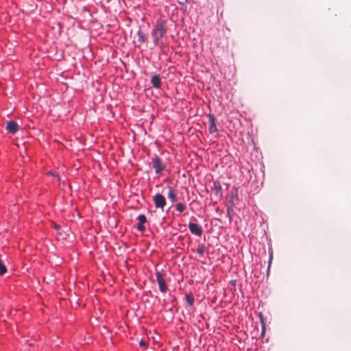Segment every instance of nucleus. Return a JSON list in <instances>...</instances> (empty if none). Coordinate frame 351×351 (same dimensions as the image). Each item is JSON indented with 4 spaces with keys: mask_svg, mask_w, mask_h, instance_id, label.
<instances>
[{
    "mask_svg": "<svg viewBox=\"0 0 351 351\" xmlns=\"http://www.w3.org/2000/svg\"><path fill=\"white\" fill-rule=\"evenodd\" d=\"M166 32L167 29L164 23L162 21L158 22L152 32L154 42L156 45L158 44V40L166 34Z\"/></svg>",
    "mask_w": 351,
    "mask_h": 351,
    "instance_id": "f257e3e1",
    "label": "nucleus"
},
{
    "mask_svg": "<svg viewBox=\"0 0 351 351\" xmlns=\"http://www.w3.org/2000/svg\"><path fill=\"white\" fill-rule=\"evenodd\" d=\"M152 166L155 169L156 173H160L166 167L165 164L162 162L161 159L158 156H155L152 158Z\"/></svg>",
    "mask_w": 351,
    "mask_h": 351,
    "instance_id": "f03ea898",
    "label": "nucleus"
},
{
    "mask_svg": "<svg viewBox=\"0 0 351 351\" xmlns=\"http://www.w3.org/2000/svg\"><path fill=\"white\" fill-rule=\"evenodd\" d=\"M153 200L155 204V207L156 208H160L162 210H163V208L166 205V199L165 197L160 193H157L154 196Z\"/></svg>",
    "mask_w": 351,
    "mask_h": 351,
    "instance_id": "7ed1b4c3",
    "label": "nucleus"
},
{
    "mask_svg": "<svg viewBox=\"0 0 351 351\" xmlns=\"http://www.w3.org/2000/svg\"><path fill=\"white\" fill-rule=\"evenodd\" d=\"M156 277L158 283L160 291L162 293L166 292L167 287L162 274L160 271H157L156 273Z\"/></svg>",
    "mask_w": 351,
    "mask_h": 351,
    "instance_id": "20e7f679",
    "label": "nucleus"
},
{
    "mask_svg": "<svg viewBox=\"0 0 351 351\" xmlns=\"http://www.w3.org/2000/svg\"><path fill=\"white\" fill-rule=\"evenodd\" d=\"M189 229L192 234L198 237L202 236L203 232L202 228L195 223L190 222L189 224Z\"/></svg>",
    "mask_w": 351,
    "mask_h": 351,
    "instance_id": "39448f33",
    "label": "nucleus"
},
{
    "mask_svg": "<svg viewBox=\"0 0 351 351\" xmlns=\"http://www.w3.org/2000/svg\"><path fill=\"white\" fill-rule=\"evenodd\" d=\"M208 117V131L210 134L217 132V128L215 124V117L214 114H209Z\"/></svg>",
    "mask_w": 351,
    "mask_h": 351,
    "instance_id": "423d86ee",
    "label": "nucleus"
},
{
    "mask_svg": "<svg viewBox=\"0 0 351 351\" xmlns=\"http://www.w3.org/2000/svg\"><path fill=\"white\" fill-rule=\"evenodd\" d=\"M5 129L8 132L15 134L18 131L19 125L15 121H9L7 122Z\"/></svg>",
    "mask_w": 351,
    "mask_h": 351,
    "instance_id": "0eeeda50",
    "label": "nucleus"
},
{
    "mask_svg": "<svg viewBox=\"0 0 351 351\" xmlns=\"http://www.w3.org/2000/svg\"><path fill=\"white\" fill-rule=\"evenodd\" d=\"M138 223L137 225V229L139 231H144L145 230V227L144 223L147 221V218L144 215H140L138 217Z\"/></svg>",
    "mask_w": 351,
    "mask_h": 351,
    "instance_id": "6e6552de",
    "label": "nucleus"
},
{
    "mask_svg": "<svg viewBox=\"0 0 351 351\" xmlns=\"http://www.w3.org/2000/svg\"><path fill=\"white\" fill-rule=\"evenodd\" d=\"M152 86L156 88H159L161 86V79L159 75H154L151 79Z\"/></svg>",
    "mask_w": 351,
    "mask_h": 351,
    "instance_id": "1a4fd4ad",
    "label": "nucleus"
},
{
    "mask_svg": "<svg viewBox=\"0 0 351 351\" xmlns=\"http://www.w3.org/2000/svg\"><path fill=\"white\" fill-rule=\"evenodd\" d=\"M167 196H168V197H169V199H171V200L173 202H174L177 201V199H178V198H177V195H176V191H175V190H174L173 188H171V187H170V186H169V187H168V193H167Z\"/></svg>",
    "mask_w": 351,
    "mask_h": 351,
    "instance_id": "9d476101",
    "label": "nucleus"
},
{
    "mask_svg": "<svg viewBox=\"0 0 351 351\" xmlns=\"http://www.w3.org/2000/svg\"><path fill=\"white\" fill-rule=\"evenodd\" d=\"M137 36H138V40L140 43H143L145 42L146 36L141 30L138 31Z\"/></svg>",
    "mask_w": 351,
    "mask_h": 351,
    "instance_id": "9b49d317",
    "label": "nucleus"
},
{
    "mask_svg": "<svg viewBox=\"0 0 351 351\" xmlns=\"http://www.w3.org/2000/svg\"><path fill=\"white\" fill-rule=\"evenodd\" d=\"M234 199H231V197L230 198V200H229V206L228 207V209H227V214L229 216V218L231 220V217H230V212L232 210V208L234 206Z\"/></svg>",
    "mask_w": 351,
    "mask_h": 351,
    "instance_id": "f8f14e48",
    "label": "nucleus"
},
{
    "mask_svg": "<svg viewBox=\"0 0 351 351\" xmlns=\"http://www.w3.org/2000/svg\"><path fill=\"white\" fill-rule=\"evenodd\" d=\"M186 302H187V304L189 306H192L193 304V302H194V297L192 294H186Z\"/></svg>",
    "mask_w": 351,
    "mask_h": 351,
    "instance_id": "ddd939ff",
    "label": "nucleus"
},
{
    "mask_svg": "<svg viewBox=\"0 0 351 351\" xmlns=\"http://www.w3.org/2000/svg\"><path fill=\"white\" fill-rule=\"evenodd\" d=\"M7 272V268L0 259V276L4 275Z\"/></svg>",
    "mask_w": 351,
    "mask_h": 351,
    "instance_id": "4468645a",
    "label": "nucleus"
},
{
    "mask_svg": "<svg viewBox=\"0 0 351 351\" xmlns=\"http://www.w3.org/2000/svg\"><path fill=\"white\" fill-rule=\"evenodd\" d=\"M176 207L177 210L180 213L183 212L186 209V206L182 203H178Z\"/></svg>",
    "mask_w": 351,
    "mask_h": 351,
    "instance_id": "2eb2a0df",
    "label": "nucleus"
},
{
    "mask_svg": "<svg viewBox=\"0 0 351 351\" xmlns=\"http://www.w3.org/2000/svg\"><path fill=\"white\" fill-rule=\"evenodd\" d=\"M204 250H205V247L204 245H199L197 248V252L199 254L202 255L204 253Z\"/></svg>",
    "mask_w": 351,
    "mask_h": 351,
    "instance_id": "dca6fc26",
    "label": "nucleus"
},
{
    "mask_svg": "<svg viewBox=\"0 0 351 351\" xmlns=\"http://www.w3.org/2000/svg\"><path fill=\"white\" fill-rule=\"evenodd\" d=\"M139 345H140V346L143 347L145 350H147V348H148V346H149V343H148V341L142 339L139 342Z\"/></svg>",
    "mask_w": 351,
    "mask_h": 351,
    "instance_id": "f3484780",
    "label": "nucleus"
},
{
    "mask_svg": "<svg viewBox=\"0 0 351 351\" xmlns=\"http://www.w3.org/2000/svg\"><path fill=\"white\" fill-rule=\"evenodd\" d=\"M258 317H259V319H260V321H261V324H262V326H263V330H264V329H265V323L264 317H263V313H261V312H260V313H258Z\"/></svg>",
    "mask_w": 351,
    "mask_h": 351,
    "instance_id": "a211bd4d",
    "label": "nucleus"
},
{
    "mask_svg": "<svg viewBox=\"0 0 351 351\" xmlns=\"http://www.w3.org/2000/svg\"><path fill=\"white\" fill-rule=\"evenodd\" d=\"M215 190L216 194L217 195L218 193H219L221 192V186L219 184H218L217 186L215 185Z\"/></svg>",
    "mask_w": 351,
    "mask_h": 351,
    "instance_id": "6ab92c4d",
    "label": "nucleus"
},
{
    "mask_svg": "<svg viewBox=\"0 0 351 351\" xmlns=\"http://www.w3.org/2000/svg\"><path fill=\"white\" fill-rule=\"evenodd\" d=\"M230 197H231V199H234V198L237 199L238 198V197H237V189H234V192L232 193V196Z\"/></svg>",
    "mask_w": 351,
    "mask_h": 351,
    "instance_id": "aec40b11",
    "label": "nucleus"
},
{
    "mask_svg": "<svg viewBox=\"0 0 351 351\" xmlns=\"http://www.w3.org/2000/svg\"><path fill=\"white\" fill-rule=\"evenodd\" d=\"M272 258H273V256H272V252L270 254V256H269V265H268V269H267V271H269V268H270V266H271V261H272Z\"/></svg>",
    "mask_w": 351,
    "mask_h": 351,
    "instance_id": "412c9836",
    "label": "nucleus"
}]
</instances>
